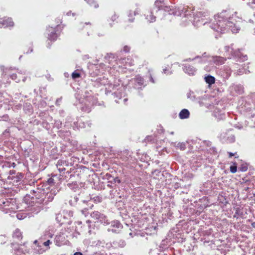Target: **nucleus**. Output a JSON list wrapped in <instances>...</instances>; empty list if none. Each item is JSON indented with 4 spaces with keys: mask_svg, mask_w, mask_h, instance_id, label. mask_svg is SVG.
I'll use <instances>...</instances> for the list:
<instances>
[{
    "mask_svg": "<svg viewBox=\"0 0 255 255\" xmlns=\"http://www.w3.org/2000/svg\"><path fill=\"white\" fill-rule=\"evenodd\" d=\"M49 189L35 188L30 191V194H26L24 197L26 201L28 198H30L31 202L35 203L31 205L30 211L31 213L37 214L43 209V206L48 205L52 202L54 196L57 194L56 190L49 191Z\"/></svg>",
    "mask_w": 255,
    "mask_h": 255,
    "instance_id": "f257e3e1",
    "label": "nucleus"
},
{
    "mask_svg": "<svg viewBox=\"0 0 255 255\" xmlns=\"http://www.w3.org/2000/svg\"><path fill=\"white\" fill-rule=\"evenodd\" d=\"M236 17L231 14L230 11L224 10L215 16V20L210 26L214 30L220 33H224L231 29L233 33H237L240 28L237 24Z\"/></svg>",
    "mask_w": 255,
    "mask_h": 255,
    "instance_id": "f03ea898",
    "label": "nucleus"
},
{
    "mask_svg": "<svg viewBox=\"0 0 255 255\" xmlns=\"http://www.w3.org/2000/svg\"><path fill=\"white\" fill-rule=\"evenodd\" d=\"M119 80L118 81H115L114 84H113L110 83L108 78L103 76L98 78L95 81V84L97 86H108L105 89L106 94L108 95L109 93H112V95L114 96V98H117L115 100V102L119 103L118 99L120 100L125 96L124 91L125 90V87L123 84H121Z\"/></svg>",
    "mask_w": 255,
    "mask_h": 255,
    "instance_id": "7ed1b4c3",
    "label": "nucleus"
},
{
    "mask_svg": "<svg viewBox=\"0 0 255 255\" xmlns=\"http://www.w3.org/2000/svg\"><path fill=\"white\" fill-rule=\"evenodd\" d=\"M79 100L81 110L87 113L91 112L92 108L96 103V99L92 95L91 91H85Z\"/></svg>",
    "mask_w": 255,
    "mask_h": 255,
    "instance_id": "20e7f679",
    "label": "nucleus"
},
{
    "mask_svg": "<svg viewBox=\"0 0 255 255\" xmlns=\"http://www.w3.org/2000/svg\"><path fill=\"white\" fill-rule=\"evenodd\" d=\"M164 0H156L154 4V7L144 14L146 19L149 22H154L156 20V16L154 14L158 10L164 9L169 11V7L164 5Z\"/></svg>",
    "mask_w": 255,
    "mask_h": 255,
    "instance_id": "39448f33",
    "label": "nucleus"
},
{
    "mask_svg": "<svg viewBox=\"0 0 255 255\" xmlns=\"http://www.w3.org/2000/svg\"><path fill=\"white\" fill-rule=\"evenodd\" d=\"M225 49L226 52H230L231 56H229L228 58H234L237 61L243 62L247 60L248 57L247 55H243L240 50H234L232 46H225Z\"/></svg>",
    "mask_w": 255,
    "mask_h": 255,
    "instance_id": "423d86ee",
    "label": "nucleus"
},
{
    "mask_svg": "<svg viewBox=\"0 0 255 255\" xmlns=\"http://www.w3.org/2000/svg\"><path fill=\"white\" fill-rule=\"evenodd\" d=\"M0 205L3 206L4 210L6 211V213H8V211L10 212H14L17 209L16 200L13 198H4L0 200Z\"/></svg>",
    "mask_w": 255,
    "mask_h": 255,
    "instance_id": "0eeeda50",
    "label": "nucleus"
},
{
    "mask_svg": "<svg viewBox=\"0 0 255 255\" xmlns=\"http://www.w3.org/2000/svg\"><path fill=\"white\" fill-rule=\"evenodd\" d=\"M131 81L133 82L134 88L138 90H142L146 85L143 78L139 75H136Z\"/></svg>",
    "mask_w": 255,
    "mask_h": 255,
    "instance_id": "6e6552de",
    "label": "nucleus"
},
{
    "mask_svg": "<svg viewBox=\"0 0 255 255\" xmlns=\"http://www.w3.org/2000/svg\"><path fill=\"white\" fill-rule=\"evenodd\" d=\"M91 216L92 218L99 221L104 225H110V221L107 217L98 211L93 212L91 214Z\"/></svg>",
    "mask_w": 255,
    "mask_h": 255,
    "instance_id": "1a4fd4ad",
    "label": "nucleus"
},
{
    "mask_svg": "<svg viewBox=\"0 0 255 255\" xmlns=\"http://www.w3.org/2000/svg\"><path fill=\"white\" fill-rule=\"evenodd\" d=\"M111 225L110 228L107 229L108 232H112L113 233L118 234L123 228V225L118 220H113L110 222Z\"/></svg>",
    "mask_w": 255,
    "mask_h": 255,
    "instance_id": "9d476101",
    "label": "nucleus"
},
{
    "mask_svg": "<svg viewBox=\"0 0 255 255\" xmlns=\"http://www.w3.org/2000/svg\"><path fill=\"white\" fill-rule=\"evenodd\" d=\"M58 25L56 27H50L47 28V31L48 32V39L50 41H55L58 36L60 35L59 33L57 32L56 29Z\"/></svg>",
    "mask_w": 255,
    "mask_h": 255,
    "instance_id": "9b49d317",
    "label": "nucleus"
},
{
    "mask_svg": "<svg viewBox=\"0 0 255 255\" xmlns=\"http://www.w3.org/2000/svg\"><path fill=\"white\" fill-rule=\"evenodd\" d=\"M26 242L19 244L17 248L15 247V255H26L29 252V249L26 246Z\"/></svg>",
    "mask_w": 255,
    "mask_h": 255,
    "instance_id": "f8f14e48",
    "label": "nucleus"
},
{
    "mask_svg": "<svg viewBox=\"0 0 255 255\" xmlns=\"http://www.w3.org/2000/svg\"><path fill=\"white\" fill-rule=\"evenodd\" d=\"M91 201H88L83 199L82 198L79 202V205L77 209L80 210L82 213L84 212V210H87L89 208H91L92 205H91Z\"/></svg>",
    "mask_w": 255,
    "mask_h": 255,
    "instance_id": "ddd939ff",
    "label": "nucleus"
},
{
    "mask_svg": "<svg viewBox=\"0 0 255 255\" xmlns=\"http://www.w3.org/2000/svg\"><path fill=\"white\" fill-rule=\"evenodd\" d=\"M83 193L80 192L78 195H76L71 197V199L69 201V203L70 206L75 207L77 209L79 204V202L82 198V195Z\"/></svg>",
    "mask_w": 255,
    "mask_h": 255,
    "instance_id": "4468645a",
    "label": "nucleus"
},
{
    "mask_svg": "<svg viewBox=\"0 0 255 255\" xmlns=\"http://www.w3.org/2000/svg\"><path fill=\"white\" fill-rule=\"evenodd\" d=\"M220 138L223 142L232 143L235 140V137L232 134L226 132H223L220 135Z\"/></svg>",
    "mask_w": 255,
    "mask_h": 255,
    "instance_id": "2eb2a0df",
    "label": "nucleus"
},
{
    "mask_svg": "<svg viewBox=\"0 0 255 255\" xmlns=\"http://www.w3.org/2000/svg\"><path fill=\"white\" fill-rule=\"evenodd\" d=\"M183 71L190 76H193L196 72L197 69L194 67L188 64L182 65Z\"/></svg>",
    "mask_w": 255,
    "mask_h": 255,
    "instance_id": "dca6fc26",
    "label": "nucleus"
},
{
    "mask_svg": "<svg viewBox=\"0 0 255 255\" xmlns=\"http://www.w3.org/2000/svg\"><path fill=\"white\" fill-rule=\"evenodd\" d=\"M46 183H45V184H44L41 187H39L40 188H44V189H46V188H49V191H51V190H56V192H57V193H58V190H57V189H55L54 187L52 188V187L55 185V180L52 177H50L46 181Z\"/></svg>",
    "mask_w": 255,
    "mask_h": 255,
    "instance_id": "f3484780",
    "label": "nucleus"
},
{
    "mask_svg": "<svg viewBox=\"0 0 255 255\" xmlns=\"http://www.w3.org/2000/svg\"><path fill=\"white\" fill-rule=\"evenodd\" d=\"M56 165L59 171L61 173L65 171L66 167L69 166V163L65 160L59 159L58 160Z\"/></svg>",
    "mask_w": 255,
    "mask_h": 255,
    "instance_id": "a211bd4d",
    "label": "nucleus"
},
{
    "mask_svg": "<svg viewBox=\"0 0 255 255\" xmlns=\"http://www.w3.org/2000/svg\"><path fill=\"white\" fill-rule=\"evenodd\" d=\"M232 68L234 73L237 75H241L244 73H247V70L242 65L240 66L238 64H235L233 65Z\"/></svg>",
    "mask_w": 255,
    "mask_h": 255,
    "instance_id": "6ab92c4d",
    "label": "nucleus"
},
{
    "mask_svg": "<svg viewBox=\"0 0 255 255\" xmlns=\"http://www.w3.org/2000/svg\"><path fill=\"white\" fill-rule=\"evenodd\" d=\"M14 25L13 22L12 21L11 18H4L2 21H0V27H12Z\"/></svg>",
    "mask_w": 255,
    "mask_h": 255,
    "instance_id": "aec40b11",
    "label": "nucleus"
},
{
    "mask_svg": "<svg viewBox=\"0 0 255 255\" xmlns=\"http://www.w3.org/2000/svg\"><path fill=\"white\" fill-rule=\"evenodd\" d=\"M23 177V174L21 173L18 172L16 174L14 173V175L11 174V175L8 176V179L11 180L13 183L18 184L21 180Z\"/></svg>",
    "mask_w": 255,
    "mask_h": 255,
    "instance_id": "412c9836",
    "label": "nucleus"
},
{
    "mask_svg": "<svg viewBox=\"0 0 255 255\" xmlns=\"http://www.w3.org/2000/svg\"><path fill=\"white\" fill-rule=\"evenodd\" d=\"M90 124L88 123H85L82 119H78L77 122L74 123L73 128L79 129L86 128V125L90 126Z\"/></svg>",
    "mask_w": 255,
    "mask_h": 255,
    "instance_id": "4be33fe9",
    "label": "nucleus"
},
{
    "mask_svg": "<svg viewBox=\"0 0 255 255\" xmlns=\"http://www.w3.org/2000/svg\"><path fill=\"white\" fill-rule=\"evenodd\" d=\"M111 245L114 248H124L126 245V243L123 240H119L113 241Z\"/></svg>",
    "mask_w": 255,
    "mask_h": 255,
    "instance_id": "5701e85b",
    "label": "nucleus"
},
{
    "mask_svg": "<svg viewBox=\"0 0 255 255\" xmlns=\"http://www.w3.org/2000/svg\"><path fill=\"white\" fill-rule=\"evenodd\" d=\"M65 238L64 234L57 235L54 239L55 244L57 246H60L64 244Z\"/></svg>",
    "mask_w": 255,
    "mask_h": 255,
    "instance_id": "b1692460",
    "label": "nucleus"
},
{
    "mask_svg": "<svg viewBox=\"0 0 255 255\" xmlns=\"http://www.w3.org/2000/svg\"><path fill=\"white\" fill-rule=\"evenodd\" d=\"M199 15H201L200 13L199 14H197V16L194 18V19L193 21V24L195 25L196 24L197 26H200L201 25H204L206 22L204 21V19L203 18H200Z\"/></svg>",
    "mask_w": 255,
    "mask_h": 255,
    "instance_id": "393cba45",
    "label": "nucleus"
},
{
    "mask_svg": "<svg viewBox=\"0 0 255 255\" xmlns=\"http://www.w3.org/2000/svg\"><path fill=\"white\" fill-rule=\"evenodd\" d=\"M47 249H45L40 244H38L36 247H34L33 249V253L35 254H42L45 252Z\"/></svg>",
    "mask_w": 255,
    "mask_h": 255,
    "instance_id": "a878e982",
    "label": "nucleus"
},
{
    "mask_svg": "<svg viewBox=\"0 0 255 255\" xmlns=\"http://www.w3.org/2000/svg\"><path fill=\"white\" fill-rule=\"evenodd\" d=\"M67 187L74 192H76L80 189L79 186L76 181L68 183Z\"/></svg>",
    "mask_w": 255,
    "mask_h": 255,
    "instance_id": "bb28decb",
    "label": "nucleus"
},
{
    "mask_svg": "<svg viewBox=\"0 0 255 255\" xmlns=\"http://www.w3.org/2000/svg\"><path fill=\"white\" fill-rule=\"evenodd\" d=\"M232 90L235 91L236 93L239 95L242 94L244 92V87L241 84L234 85L232 86Z\"/></svg>",
    "mask_w": 255,
    "mask_h": 255,
    "instance_id": "cd10ccee",
    "label": "nucleus"
},
{
    "mask_svg": "<svg viewBox=\"0 0 255 255\" xmlns=\"http://www.w3.org/2000/svg\"><path fill=\"white\" fill-rule=\"evenodd\" d=\"M213 115L216 118H218V119H223L225 117L224 112L221 110H219L217 108L215 109L213 112Z\"/></svg>",
    "mask_w": 255,
    "mask_h": 255,
    "instance_id": "c85d7f7f",
    "label": "nucleus"
},
{
    "mask_svg": "<svg viewBox=\"0 0 255 255\" xmlns=\"http://www.w3.org/2000/svg\"><path fill=\"white\" fill-rule=\"evenodd\" d=\"M64 179L66 180H70V179L74 177L75 175V169L70 168V170H68L66 172L64 173Z\"/></svg>",
    "mask_w": 255,
    "mask_h": 255,
    "instance_id": "c756f323",
    "label": "nucleus"
},
{
    "mask_svg": "<svg viewBox=\"0 0 255 255\" xmlns=\"http://www.w3.org/2000/svg\"><path fill=\"white\" fill-rule=\"evenodd\" d=\"M169 246L168 240L167 239L163 240L159 246V250L160 251H163L167 249Z\"/></svg>",
    "mask_w": 255,
    "mask_h": 255,
    "instance_id": "7c9ffc66",
    "label": "nucleus"
},
{
    "mask_svg": "<svg viewBox=\"0 0 255 255\" xmlns=\"http://www.w3.org/2000/svg\"><path fill=\"white\" fill-rule=\"evenodd\" d=\"M138 10L137 9L132 11V10H129L128 12V21L130 22H132L134 21V16L136 15V14H138Z\"/></svg>",
    "mask_w": 255,
    "mask_h": 255,
    "instance_id": "2f4dec72",
    "label": "nucleus"
},
{
    "mask_svg": "<svg viewBox=\"0 0 255 255\" xmlns=\"http://www.w3.org/2000/svg\"><path fill=\"white\" fill-rule=\"evenodd\" d=\"M212 60L216 64L220 65L224 63L225 59L223 57L216 56L212 57Z\"/></svg>",
    "mask_w": 255,
    "mask_h": 255,
    "instance_id": "473e14b6",
    "label": "nucleus"
},
{
    "mask_svg": "<svg viewBox=\"0 0 255 255\" xmlns=\"http://www.w3.org/2000/svg\"><path fill=\"white\" fill-rule=\"evenodd\" d=\"M190 113L187 109H184L181 111L179 116L181 119H185L189 117Z\"/></svg>",
    "mask_w": 255,
    "mask_h": 255,
    "instance_id": "72a5a7b5",
    "label": "nucleus"
},
{
    "mask_svg": "<svg viewBox=\"0 0 255 255\" xmlns=\"http://www.w3.org/2000/svg\"><path fill=\"white\" fill-rule=\"evenodd\" d=\"M204 80L205 82L209 84V85H211L215 83V78L214 76H211L210 75H208L205 77Z\"/></svg>",
    "mask_w": 255,
    "mask_h": 255,
    "instance_id": "f704fd0d",
    "label": "nucleus"
},
{
    "mask_svg": "<svg viewBox=\"0 0 255 255\" xmlns=\"http://www.w3.org/2000/svg\"><path fill=\"white\" fill-rule=\"evenodd\" d=\"M244 213L243 211V209L240 208V207H237L235 209V213L234 215V218H238L239 217H244Z\"/></svg>",
    "mask_w": 255,
    "mask_h": 255,
    "instance_id": "c9c22d12",
    "label": "nucleus"
},
{
    "mask_svg": "<svg viewBox=\"0 0 255 255\" xmlns=\"http://www.w3.org/2000/svg\"><path fill=\"white\" fill-rule=\"evenodd\" d=\"M13 238L20 241L22 239V234L18 229H16L13 234Z\"/></svg>",
    "mask_w": 255,
    "mask_h": 255,
    "instance_id": "e433bc0d",
    "label": "nucleus"
},
{
    "mask_svg": "<svg viewBox=\"0 0 255 255\" xmlns=\"http://www.w3.org/2000/svg\"><path fill=\"white\" fill-rule=\"evenodd\" d=\"M233 70H231V69L227 66H226L224 67V76L225 77V78L226 79H228L230 76H231V73H232V71Z\"/></svg>",
    "mask_w": 255,
    "mask_h": 255,
    "instance_id": "4c0bfd02",
    "label": "nucleus"
},
{
    "mask_svg": "<svg viewBox=\"0 0 255 255\" xmlns=\"http://www.w3.org/2000/svg\"><path fill=\"white\" fill-rule=\"evenodd\" d=\"M87 3L91 6H93L95 8L99 7V4L95 0H85Z\"/></svg>",
    "mask_w": 255,
    "mask_h": 255,
    "instance_id": "58836bf2",
    "label": "nucleus"
},
{
    "mask_svg": "<svg viewBox=\"0 0 255 255\" xmlns=\"http://www.w3.org/2000/svg\"><path fill=\"white\" fill-rule=\"evenodd\" d=\"M187 98L192 101H196L198 99V98H196L194 92L190 91L187 94Z\"/></svg>",
    "mask_w": 255,
    "mask_h": 255,
    "instance_id": "ea45409f",
    "label": "nucleus"
},
{
    "mask_svg": "<svg viewBox=\"0 0 255 255\" xmlns=\"http://www.w3.org/2000/svg\"><path fill=\"white\" fill-rule=\"evenodd\" d=\"M62 126V122L60 120H55L54 125L53 126V128H56L58 129L61 128Z\"/></svg>",
    "mask_w": 255,
    "mask_h": 255,
    "instance_id": "a19ab883",
    "label": "nucleus"
},
{
    "mask_svg": "<svg viewBox=\"0 0 255 255\" xmlns=\"http://www.w3.org/2000/svg\"><path fill=\"white\" fill-rule=\"evenodd\" d=\"M152 174H153L154 178V176H156V177H158V176L164 177L165 176L163 172H161L160 170H159L158 169L155 170L153 172H152Z\"/></svg>",
    "mask_w": 255,
    "mask_h": 255,
    "instance_id": "79ce46f5",
    "label": "nucleus"
},
{
    "mask_svg": "<svg viewBox=\"0 0 255 255\" xmlns=\"http://www.w3.org/2000/svg\"><path fill=\"white\" fill-rule=\"evenodd\" d=\"M176 147L181 150H184L186 149V144L184 142L177 143Z\"/></svg>",
    "mask_w": 255,
    "mask_h": 255,
    "instance_id": "37998d69",
    "label": "nucleus"
},
{
    "mask_svg": "<svg viewBox=\"0 0 255 255\" xmlns=\"http://www.w3.org/2000/svg\"><path fill=\"white\" fill-rule=\"evenodd\" d=\"M51 244V242L50 240H47L43 243L41 244L42 246H45V249L48 250L49 248V245Z\"/></svg>",
    "mask_w": 255,
    "mask_h": 255,
    "instance_id": "c03bdc74",
    "label": "nucleus"
},
{
    "mask_svg": "<svg viewBox=\"0 0 255 255\" xmlns=\"http://www.w3.org/2000/svg\"><path fill=\"white\" fill-rule=\"evenodd\" d=\"M93 200L96 203H100L102 201V197L99 196H96L93 197Z\"/></svg>",
    "mask_w": 255,
    "mask_h": 255,
    "instance_id": "a18cd8bd",
    "label": "nucleus"
},
{
    "mask_svg": "<svg viewBox=\"0 0 255 255\" xmlns=\"http://www.w3.org/2000/svg\"><path fill=\"white\" fill-rule=\"evenodd\" d=\"M80 75H80V74L79 72H77L76 71H74L72 74V78L73 79H77V78H78L80 77Z\"/></svg>",
    "mask_w": 255,
    "mask_h": 255,
    "instance_id": "49530a36",
    "label": "nucleus"
},
{
    "mask_svg": "<svg viewBox=\"0 0 255 255\" xmlns=\"http://www.w3.org/2000/svg\"><path fill=\"white\" fill-rule=\"evenodd\" d=\"M10 78L15 81L16 82H18L20 81V79L19 78H17V75L16 74H12L11 75H10Z\"/></svg>",
    "mask_w": 255,
    "mask_h": 255,
    "instance_id": "de8ad7c7",
    "label": "nucleus"
},
{
    "mask_svg": "<svg viewBox=\"0 0 255 255\" xmlns=\"http://www.w3.org/2000/svg\"><path fill=\"white\" fill-rule=\"evenodd\" d=\"M239 169L242 172L246 171L248 170V166L246 164H242Z\"/></svg>",
    "mask_w": 255,
    "mask_h": 255,
    "instance_id": "09e8293b",
    "label": "nucleus"
},
{
    "mask_svg": "<svg viewBox=\"0 0 255 255\" xmlns=\"http://www.w3.org/2000/svg\"><path fill=\"white\" fill-rule=\"evenodd\" d=\"M9 120V117L7 115H5L2 116H0V121H7Z\"/></svg>",
    "mask_w": 255,
    "mask_h": 255,
    "instance_id": "8fccbe9b",
    "label": "nucleus"
},
{
    "mask_svg": "<svg viewBox=\"0 0 255 255\" xmlns=\"http://www.w3.org/2000/svg\"><path fill=\"white\" fill-rule=\"evenodd\" d=\"M113 176L109 173H107L103 177L104 179H107L109 181H110L111 179H113Z\"/></svg>",
    "mask_w": 255,
    "mask_h": 255,
    "instance_id": "3c124183",
    "label": "nucleus"
},
{
    "mask_svg": "<svg viewBox=\"0 0 255 255\" xmlns=\"http://www.w3.org/2000/svg\"><path fill=\"white\" fill-rule=\"evenodd\" d=\"M9 133L10 129L9 128H7L3 132V135L7 137L9 136Z\"/></svg>",
    "mask_w": 255,
    "mask_h": 255,
    "instance_id": "603ef678",
    "label": "nucleus"
},
{
    "mask_svg": "<svg viewBox=\"0 0 255 255\" xmlns=\"http://www.w3.org/2000/svg\"><path fill=\"white\" fill-rule=\"evenodd\" d=\"M180 187H181L180 184L178 182H175V183H173V184L172 185V187L175 189H177Z\"/></svg>",
    "mask_w": 255,
    "mask_h": 255,
    "instance_id": "864d4df0",
    "label": "nucleus"
},
{
    "mask_svg": "<svg viewBox=\"0 0 255 255\" xmlns=\"http://www.w3.org/2000/svg\"><path fill=\"white\" fill-rule=\"evenodd\" d=\"M237 166H231L230 167V171L233 173H234L235 172H237Z\"/></svg>",
    "mask_w": 255,
    "mask_h": 255,
    "instance_id": "5fc2aeb1",
    "label": "nucleus"
},
{
    "mask_svg": "<svg viewBox=\"0 0 255 255\" xmlns=\"http://www.w3.org/2000/svg\"><path fill=\"white\" fill-rule=\"evenodd\" d=\"M112 179L114 180V183H118L120 184L121 183V180L118 177H113Z\"/></svg>",
    "mask_w": 255,
    "mask_h": 255,
    "instance_id": "6e6d98bb",
    "label": "nucleus"
},
{
    "mask_svg": "<svg viewBox=\"0 0 255 255\" xmlns=\"http://www.w3.org/2000/svg\"><path fill=\"white\" fill-rule=\"evenodd\" d=\"M198 58H201V57L199 56H196L195 58H188V59H184L183 60V61H193L196 59H198Z\"/></svg>",
    "mask_w": 255,
    "mask_h": 255,
    "instance_id": "4d7b16f0",
    "label": "nucleus"
},
{
    "mask_svg": "<svg viewBox=\"0 0 255 255\" xmlns=\"http://www.w3.org/2000/svg\"><path fill=\"white\" fill-rule=\"evenodd\" d=\"M118 17V16L116 14H113L111 17V20L112 22H114Z\"/></svg>",
    "mask_w": 255,
    "mask_h": 255,
    "instance_id": "13d9d810",
    "label": "nucleus"
},
{
    "mask_svg": "<svg viewBox=\"0 0 255 255\" xmlns=\"http://www.w3.org/2000/svg\"><path fill=\"white\" fill-rule=\"evenodd\" d=\"M43 127L46 128V129H49L50 128V126H49L48 123L46 122H43L42 123Z\"/></svg>",
    "mask_w": 255,
    "mask_h": 255,
    "instance_id": "bf43d9fd",
    "label": "nucleus"
},
{
    "mask_svg": "<svg viewBox=\"0 0 255 255\" xmlns=\"http://www.w3.org/2000/svg\"><path fill=\"white\" fill-rule=\"evenodd\" d=\"M248 4L252 8H255V7L253 6V4H255V0H252V1L249 2Z\"/></svg>",
    "mask_w": 255,
    "mask_h": 255,
    "instance_id": "052dcab7",
    "label": "nucleus"
},
{
    "mask_svg": "<svg viewBox=\"0 0 255 255\" xmlns=\"http://www.w3.org/2000/svg\"><path fill=\"white\" fill-rule=\"evenodd\" d=\"M130 50V47L128 46H125L123 48V51L125 52H128Z\"/></svg>",
    "mask_w": 255,
    "mask_h": 255,
    "instance_id": "680f3d73",
    "label": "nucleus"
},
{
    "mask_svg": "<svg viewBox=\"0 0 255 255\" xmlns=\"http://www.w3.org/2000/svg\"><path fill=\"white\" fill-rule=\"evenodd\" d=\"M59 114L60 117H64L65 116V111L64 110H60Z\"/></svg>",
    "mask_w": 255,
    "mask_h": 255,
    "instance_id": "e2e57ef3",
    "label": "nucleus"
},
{
    "mask_svg": "<svg viewBox=\"0 0 255 255\" xmlns=\"http://www.w3.org/2000/svg\"><path fill=\"white\" fill-rule=\"evenodd\" d=\"M116 204H117V206H121V205L123 206L124 205H125V204L122 200L118 201V202H117Z\"/></svg>",
    "mask_w": 255,
    "mask_h": 255,
    "instance_id": "0e129e2a",
    "label": "nucleus"
},
{
    "mask_svg": "<svg viewBox=\"0 0 255 255\" xmlns=\"http://www.w3.org/2000/svg\"><path fill=\"white\" fill-rule=\"evenodd\" d=\"M111 57L113 58V55L112 54H107V55L105 57V58L106 60H109V59H110Z\"/></svg>",
    "mask_w": 255,
    "mask_h": 255,
    "instance_id": "69168bd1",
    "label": "nucleus"
},
{
    "mask_svg": "<svg viewBox=\"0 0 255 255\" xmlns=\"http://www.w3.org/2000/svg\"><path fill=\"white\" fill-rule=\"evenodd\" d=\"M61 100H62L61 98L57 99L55 102L56 105L59 106L60 105V102H61Z\"/></svg>",
    "mask_w": 255,
    "mask_h": 255,
    "instance_id": "338daca9",
    "label": "nucleus"
},
{
    "mask_svg": "<svg viewBox=\"0 0 255 255\" xmlns=\"http://www.w3.org/2000/svg\"><path fill=\"white\" fill-rule=\"evenodd\" d=\"M210 149L212 153L215 154L217 153L216 147H212V148H211Z\"/></svg>",
    "mask_w": 255,
    "mask_h": 255,
    "instance_id": "774afa93",
    "label": "nucleus"
}]
</instances>
